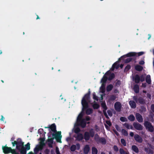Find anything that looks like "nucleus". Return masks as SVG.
<instances>
[{"mask_svg": "<svg viewBox=\"0 0 154 154\" xmlns=\"http://www.w3.org/2000/svg\"><path fill=\"white\" fill-rule=\"evenodd\" d=\"M83 112L80 113L77 118L76 122L74 125V130L75 132L78 134L80 131V129L78 126H80L82 128H84L86 126V124L90 123L89 121L90 118L88 116H87L85 118H83Z\"/></svg>", "mask_w": 154, "mask_h": 154, "instance_id": "f257e3e1", "label": "nucleus"}, {"mask_svg": "<svg viewBox=\"0 0 154 154\" xmlns=\"http://www.w3.org/2000/svg\"><path fill=\"white\" fill-rule=\"evenodd\" d=\"M114 77V74L113 73H111L110 71H108L104 75L102 78L101 82L102 85L100 89L99 94L100 96V101H102L103 100V97L104 96V92L105 91V83L107 79L109 80H111Z\"/></svg>", "mask_w": 154, "mask_h": 154, "instance_id": "f03ea898", "label": "nucleus"}, {"mask_svg": "<svg viewBox=\"0 0 154 154\" xmlns=\"http://www.w3.org/2000/svg\"><path fill=\"white\" fill-rule=\"evenodd\" d=\"M90 102V96L89 94H86L83 97L81 103L82 106V111L80 112H83V116L84 114V111H85L87 115H90L93 112V109L91 108L88 107L89 104Z\"/></svg>", "mask_w": 154, "mask_h": 154, "instance_id": "7ed1b4c3", "label": "nucleus"}, {"mask_svg": "<svg viewBox=\"0 0 154 154\" xmlns=\"http://www.w3.org/2000/svg\"><path fill=\"white\" fill-rule=\"evenodd\" d=\"M11 143L13 146L16 145L17 149L22 154H26V150H29L30 149V144L29 143H28L25 145V147L20 139H18L16 141H12Z\"/></svg>", "mask_w": 154, "mask_h": 154, "instance_id": "20e7f679", "label": "nucleus"}, {"mask_svg": "<svg viewBox=\"0 0 154 154\" xmlns=\"http://www.w3.org/2000/svg\"><path fill=\"white\" fill-rule=\"evenodd\" d=\"M48 146L50 147H52V144L54 142V139L55 138L56 141L59 143H61V138L62 135H61V132L58 131L54 134V133L52 134V135L50 133L48 134Z\"/></svg>", "mask_w": 154, "mask_h": 154, "instance_id": "39448f33", "label": "nucleus"}, {"mask_svg": "<svg viewBox=\"0 0 154 154\" xmlns=\"http://www.w3.org/2000/svg\"><path fill=\"white\" fill-rule=\"evenodd\" d=\"M44 145V140H42L41 141L39 144L37 145L34 149V154L32 152H30L28 154H37L39 150H41Z\"/></svg>", "mask_w": 154, "mask_h": 154, "instance_id": "423d86ee", "label": "nucleus"}, {"mask_svg": "<svg viewBox=\"0 0 154 154\" xmlns=\"http://www.w3.org/2000/svg\"><path fill=\"white\" fill-rule=\"evenodd\" d=\"M144 54V52H140L138 53H136L134 52H130L128 54L124 55L121 57L119 59H121V58H123L124 57H129L131 56H141Z\"/></svg>", "mask_w": 154, "mask_h": 154, "instance_id": "0eeeda50", "label": "nucleus"}, {"mask_svg": "<svg viewBox=\"0 0 154 154\" xmlns=\"http://www.w3.org/2000/svg\"><path fill=\"white\" fill-rule=\"evenodd\" d=\"M2 149L3 152L5 153H8L11 152L13 154H17L16 151L14 149H12L11 148H9L7 146L3 147Z\"/></svg>", "mask_w": 154, "mask_h": 154, "instance_id": "6e6552de", "label": "nucleus"}, {"mask_svg": "<svg viewBox=\"0 0 154 154\" xmlns=\"http://www.w3.org/2000/svg\"><path fill=\"white\" fill-rule=\"evenodd\" d=\"M94 133L93 129H91L90 131V134L87 132L85 133L84 134V139L86 140H88L89 139L90 136L93 137Z\"/></svg>", "mask_w": 154, "mask_h": 154, "instance_id": "1a4fd4ad", "label": "nucleus"}, {"mask_svg": "<svg viewBox=\"0 0 154 154\" xmlns=\"http://www.w3.org/2000/svg\"><path fill=\"white\" fill-rule=\"evenodd\" d=\"M144 125L146 128L150 132H152L154 130V128L151 124L148 122H145Z\"/></svg>", "mask_w": 154, "mask_h": 154, "instance_id": "9d476101", "label": "nucleus"}, {"mask_svg": "<svg viewBox=\"0 0 154 154\" xmlns=\"http://www.w3.org/2000/svg\"><path fill=\"white\" fill-rule=\"evenodd\" d=\"M49 130L50 131L49 133H50L51 135L52 134L54 133L55 134L57 133L56 132L55 134H54V133L56 132V127L54 124H53L50 126L49 127Z\"/></svg>", "mask_w": 154, "mask_h": 154, "instance_id": "9b49d317", "label": "nucleus"}, {"mask_svg": "<svg viewBox=\"0 0 154 154\" xmlns=\"http://www.w3.org/2000/svg\"><path fill=\"white\" fill-rule=\"evenodd\" d=\"M126 57H124L122 58H121V59H119H119V60L118 61H117L116 62H115L112 66V67L111 69L112 70H113L115 68H116V69H117L119 67V65L118 64V63L119 62V61L123 59L124 58Z\"/></svg>", "mask_w": 154, "mask_h": 154, "instance_id": "f8f14e48", "label": "nucleus"}, {"mask_svg": "<svg viewBox=\"0 0 154 154\" xmlns=\"http://www.w3.org/2000/svg\"><path fill=\"white\" fill-rule=\"evenodd\" d=\"M80 148V145L79 143H77L76 145H72L71 146L70 149L71 151H74L76 149L79 150Z\"/></svg>", "mask_w": 154, "mask_h": 154, "instance_id": "ddd939ff", "label": "nucleus"}, {"mask_svg": "<svg viewBox=\"0 0 154 154\" xmlns=\"http://www.w3.org/2000/svg\"><path fill=\"white\" fill-rule=\"evenodd\" d=\"M114 107L116 110L118 111H120L121 110L122 105L120 103L116 102L115 104Z\"/></svg>", "mask_w": 154, "mask_h": 154, "instance_id": "4468645a", "label": "nucleus"}, {"mask_svg": "<svg viewBox=\"0 0 154 154\" xmlns=\"http://www.w3.org/2000/svg\"><path fill=\"white\" fill-rule=\"evenodd\" d=\"M134 126L138 130H141L143 129L142 126L140 124L134 123L133 124Z\"/></svg>", "mask_w": 154, "mask_h": 154, "instance_id": "2eb2a0df", "label": "nucleus"}, {"mask_svg": "<svg viewBox=\"0 0 154 154\" xmlns=\"http://www.w3.org/2000/svg\"><path fill=\"white\" fill-rule=\"evenodd\" d=\"M77 140L80 141L82 140L83 139V135L80 133L77 134V135L75 136Z\"/></svg>", "mask_w": 154, "mask_h": 154, "instance_id": "dca6fc26", "label": "nucleus"}, {"mask_svg": "<svg viewBox=\"0 0 154 154\" xmlns=\"http://www.w3.org/2000/svg\"><path fill=\"white\" fill-rule=\"evenodd\" d=\"M134 139L137 142L141 143L142 142L143 140L142 138L138 134H136L134 136Z\"/></svg>", "mask_w": 154, "mask_h": 154, "instance_id": "f3484780", "label": "nucleus"}, {"mask_svg": "<svg viewBox=\"0 0 154 154\" xmlns=\"http://www.w3.org/2000/svg\"><path fill=\"white\" fill-rule=\"evenodd\" d=\"M137 119L139 122H142L143 119L142 116L139 113H137L136 115Z\"/></svg>", "mask_w": 154, "mask_h": 154, "instance_id": "a211bd4d", "label": "nucleus"}, {"mask_svg": "<svg viewBox=\"0 0 154 154\" xmlns=\"http://www.w3.org/2000/svg\"><path fill=\"white\" fill-rule=\"evenodd\" d=\"M90 150V147L89 145H86L84 147L83 151L84 152L85 154H87Z\"/></svg>", "mask_w": 154, "mask_h": 154, "instance_id": "6ab92c4d", "label": "nucleus"}, {"mask_svg": "<svg viewBox=\"0 0 154 154\" xmlns=\"http://www.w3.org/2000/svg\"><path fill=\"white\" fill-rule=\"evenodd\" d=\"M90 103L92 104L93 108L94 109H98L99 107V104L97 103H96L95 101H94V102L92 103L90 101Z\"/></svg>", "mask_w": 154, "mask_h": 154, "instance_id": "aec40b11", "label": "nucleus"}, {"mask_svg": "<svg viewBox=\"0 0 154 154\" xmlns=\"http://www.w3.org/2000/svg\"><path fill=\"white\" fill-rule=\"evenodd\" d=\"M140 80L141 81H143L144 80V78H143V79H140V77L139 76L136 75L135 77L134 80L136 82L138 83L139 82Z\"/></svg>", "mask_w": 154, "mask_h": 154, "instance_id": "412c9836", "label": "nucleus"}, {"mask_svg": "<svg viewBox=\"0 0 154 154\" xmlns=\"http://www.w3.org/2000/svg\"><path fill=\"white\" fill-rule=\"evenodd\" d=\"M129 104L132 108H135L136 107V103L135 102L133 101H130L129 102Z\"/></svg>", "mask_w": 154, "mask_h": 154, "instance_id": "4be33fe9", "label": "nucleus"}, {"mask_svg": "<svg viewBox=\"0 0 154 154\" xmlns=\"http://www.w3.org/2000/svg\"><path fill=\"white\" fill-rule=\"evenodd\" d=\"M132 150L136 153H138L139 150L137 147L135 145L132 146Z\"/></svg>", "mask_w": 154, "mask_h": 154, "instance_id": "5701e85b", "label": "nucleus"}, {"mask_svg": "<svg viewBox=\"0 0 154 154\" xmlns=\"http://www.w3.org/2000/svg\"><path fill=\"white\" fill-rule=\"evenodd\" d=\"M146 81L148 84H150L151 82V80L150 79V75H148L146 76Z\"/></svg>", "mask_w": 154, "mask_h": 154, "instance_id": "b1692460", "label": "nucleus"}, {"mask_svg": "<svg viewBox=\"0 0 154 154\" xmlns=\"http://www.w3.org/2000/svg\"><path fill=\"white\" fill-rule=\"evenodd\" d=\"M135 68L136 70L139 71L142 70L143 69V68L142 66L139 65H136L135 66Z\"/></svg>", "mask_w": 154, "mask_h": 154, "instance_id": "393cba45", "label": "nucleus"}, {"mask_svg": "<svg viewBox=\"0 0 154 154\" xmlns=\"http://www.w3.org/2000/svg\"><path fill=\"white\" fill-rule=\"evenodd\" d=\"M101 104L102 107L104 109V110H103V112L105 113V110H106L107 109L106 103L105 102H102Z\"/></svg>", "mask_w": 154, "mask_h": 154, "instance_id": "a878e982", "label": "nucleus"}, {"mask_svg": "<svg viewBox=\"0 0 154 154\" xmlns=\"http://www.w3.org/2000/svg\"><path fill=\"white\" fill-rule=\"evenodd\" d=\"M134 90L135 92L137 93L139 91V87L138 85H135L134 88Z\"/></svg>", "mask_w": 154, "mask_h": 154, "instance_id": "bb28decb", "label": "nucleus"}, {"mask_svg": "<svg viewBox=\"0 0 154 154\" xmlns=\"http://www.w3.org/2000/svg\"><path fill=\"white\" fill-rule=\"evenodd\" d=\"M124 126L125 128L128 129H132L133 128V127L131 125H130L128 123H125L124 125Z\"/></svg>", "mask_w": 154, "mask_h": 154, "instance_id": "cd10ccee", "label": "nucleus"}, {"mask_svg": "<svg viewBox=\"0 0 154 154\" xmlns=\"http://www.w3.org/2000/svg\"><path fill=\"white\" fill-rule=\"evenodd\" d=\"M92 154H97V149L94 147L92 148Z\"/></svg>", "mask_w": 154, "mask_h": 154, "instance_id": "c85d7f7f", "label": "nucleus"}, {"mask_svg": "<svg viewBox=\"0 0 154 154\" xmlns=\"http://www.w3.org/2000/svg\"><path fill=\"white\" fill-rule=\"evenodd\" d=\"M128 119L130 121H133L134 120L135 117L133 115H131L128 116Z\"/></svg>", "mask_w": 154, "mask_h": 154, "instance_id": "c756f323", "label": "nucleus"}, {"mask_svg": "<svg viewBox=\"0 0 154 154\" xmlns=\"http://www.w3.org/2000/svg\"><path fill=\"white\" fill-rule=\"evenodd\" d=\"M113 88V86L111 85H110L108 86L106 88V90L107 91H111Z\"/></svg>", "mask_w": 154, "mask_h": 154, "instance_id": "7c9ffc66", "label": "nucleus"}, {"mask_svg": "<svg viewBox=\"0 0 154 154\" xmlns=\"http://www.w3.org/2000/svg\"><path fill=\"white\" fill-rule=\"evenodd\" d=\"M93 99L96 101H98V97L96 95L95 92H94L93 93Z\"/></svg>", "mask_w": 154, "mask_h": 154, "instance_id": "2f4dec72", "label": "nucleus"}, {"mask_svg": "<svg viewBox=\"0 0 154 154\" xmlns=\"http://www.w3.org/2000/svg\"><path fill=\"white\" fill-rule=\"evenodd\" d=\"M119 152L121 154H128V152H125L122 149H120Z\"/></svg>", "mask_w": 154, "mask_h": 154, "instance_id": "473e14b6", "label": "nucleus"}, {"mask_svg": "<svg viewBox=\"0 0 154 154\" xmlns=\"http://www.w3.org/2000/svg\"><path fill=\"white\" fill-rule=\"evenodd\" d=\"M99 141H100L103 144H105L106 143V140H105V139L103 138H101L100 139Z\"/></svg>", "mask_w": 154, "mask_h": 154, "instance_id": "72a5a7b5", "label": "nucleus"}, {"mask_svg": "<svg viewBox=\"0 0 154 154\" xmlns=\"http://www.w3.org/2000/svg\"><path fill=\"white\" fill-rule=\"evenodd\" d=\"M121 143L125 146L126 145L125 140L123 139H122L121 140Z\"/></svg>", "mask_w": 154, "mask_h": 154, "instance_id": "f704fd0d", "label": "nucleus"}, {"mask_svg": "<svg viewBox=\"0 0 154 154\" xmlns=\"http://www.w3.org/2000/svg\"><path fill=\"white\" fill-rule=\"evenodd\" d=\"M120 120L123 122H125L127 121V119L125 117H121L120 118Z\"/></svg>", "mask_w": 154, "mask_h": 154, "instance_id": "c9c22d12", "label": "nucleus"}, {"mask_svg": "<svg viewBox=\"0 0 154 154\" xmlns=\"http://www.w3.org/2000/svg\"><path fill=\"white\" fill-rule=\"evenodd\" d=\"M122 133L125 135L127 136L128 134L127 132L125 129H122Z\"/></svg>", "mask_w": 154, "mask_h": 154, "instance_id": "e433bc0d", "label": "nucleus"}, {"mask_svg": "<svg viewBox=\"0 0 154 154\" xmlns=\"http://www.w3.org/2000/svg\"><path fill=\"white\" fill-rule=\"evenodd\" d=\"M131 68V66L129 65H127V66L125 67V71H128L129 69Z\"/></svg>", "mask_w": 154, "mask_h": 154, "instance_id": "4c0bfd02", "label": "nucleus"}, {"mask_svg": "<svg viewBox=\"0 0 154 154\" xmlns=\"http://www.w3.org/2000/svg\"><path fill=\"white\" fill-rule=\"evenodd\" d=\"M132 60V58L131 57H128L126 59L125 61L126 63H128L130 62Z\"/></svg>", "mask_w": 154, "mask_h": 154, "instance_id": "58836bf2", "label": "nucleus"}, {"mask_svg": "<svg viewBox=\"0 0 154 154\" xmlns=\"http://www.w3.org/2000/svg\"><path fill=\"white\" fill-rule=\"evenodd\" d=\"M95 139L96 141L98 142L99 141L100 139L99 138L98 136L97 135H96L95 137Z\"/></svg>", "mask_w": 154, "mask_h": 154, "instance_id": "ea45409f", "label": "nucleus"}, {"mask_svg": "<svg viewBox=\"0 0 154 154\" xmlns=\"http://www.w3.org/2000/svg\"><path fill=\"white\" fill-rule=\"evenodd\" d=\"M56 152L57 154H60L59 148L57 146L56 148Z\"/></svg>", "mask_w": 154, "mask_h": 154, "instance_id": "a19ab883", "label": "nucleus"}, {"mask_svg": "<svg viewBox=\"0 0 154 154\" xmlns=\"http://www.w3.org/2000/svg\"><path fill=\"white\" fill-rule=\"evenodd\" d=\"M107 112L108 113V115L110 116H111L112 115V112L110 110H108L107 111Z\"/></svg>", "mask_w": 154, "mask_h": 154, "instance_id": "79ce46f5", "label": "nucleus"}, {"mask_svg": "<svg viewBox=\"0 0 154 154\" xmlns=\"http://www.w3.org/2000/svg\"><path fill=\"white\" fill-rule=\"evenodd\" d=\"M1 119H0V120L3 121V122H4L5 123H6V121H4L5 119V118L3 117V116H1Z\"/></svg>", "mask_w": 154, "mask_h": 154, "instance_id": "37998d69", "label": "nucleus"}, {"mask_svg": "<svg viewBox=\"0 0 154 154\" xmlns=\"http://www.w3.org/2000/svg\"><path fill=\"white\" fill-rule=\"evenodd\" d=\"M114 149L116 151H118L119 150V149L117 146H114Z\"/></svg>", "mask_w": 154, "mask_h": 154, "instance_id": "c03bdc74", "label": "nucleus"}, {"mask_svg": "<svg viewBox=\"0 0 154 154\" xmlns=\"http://www.w3.org/2000/svg\"><path fill=\"white\" fill-rule=\"evenodd\" d=\"M139 63L140 65H143L144 64L145 62L144 60H141L139 62Z\"/></svg>", "mask_w": 154, "mask_h": 154, "instance_id": "a18cd8bd", "label": "nucleus"}, {"mask_svg": "<svg viewBox=\"0 0 154 154\" xmlns=\"http://www.w3.org/2000/svg\"><path fill=\"white\" fill-rule=\"evenodd\" d=\"M116 99L115 96H112L110 97V100H114Z\"/></svg>", "mask_w": 154, "mask_h": 154, "instance_id": "49530a36", "label": "nucleus"}, {"mask_svg": "<svg viewBox=\"0 0 154 154\" xmlns=\"http://www.w3.org/2000/svg\"><path fill=\"white\" fill-rule=\"evenodd\" d=\"M66 141L68 142H69L71 140V138L70 137H68L66 138Z\"/></svg>", "mask_w": 154, "mask_h": 154, "instance_id": "de8ad7c7", "label": "nucleus"}, {"mask_svg": "<svg viewBox=\"0 0 154 154\" xmlns=\"http://www.w3.org/2000/svg\"><path fill=\"white\" fill-rule=\"evenodd\" d=\"M106 123L109 126H110L111 125V123L109 121H106Z\"/></svg>", "mask_w": 154, "mask_h": 154, "instance_id": "09e8293b", "label": "nucleus"}, {"mask_svg": "<svg viewBox=\"0 0 154 154\" xmlns=\"http://www.w3.org/2000/svg\"><path fill=\"white\" fill-rule=\"evenodd\" d=\"M115 127H116V129L118 131H119L120 130V129H119V126L118 125H115Z\"/></svg>", "mask_w": 154, "mask_h": 154, "instance_id": "8fccbe9b", "label": "nucleus"}, {"mask_svg": "<svg viewBox=\"0 0 154 154\" xmlns=\"http://www.w3.org/2000/svg\"><path fill=\"white\" fill-rule=\"evenodd\" d=\"M151 108L152 111L154 112V105H152L151 106Z\"/></svg>", "mask_w": 154, "mask_h": 154, "instance_id": "3c124183", "label": "nucleus"}, {"mask_svg": "<svg viewBox=\"0 0 154 154\" xmlns=\"http://www.w3.org/2000/svg\"><path fill=\"white\" fill-rule=\"evenodd\" d=\"M130 135L131 137H133L134 136V134L132 132H131L130 133Z\"/></svg>", "mask_w": 154, "mask_h": 154, "instance_id": "603ef678", "label": "nucleus"}, {"mask_svg": "<svg viewBox=\"0 0 154 154\" xmlns=\"http://www.w3.org/2000/svg\"><path fill=\"white\" fill-rule=\"evenodd\" d=\"M142 86L143 87H145L146 86V84L145 83L143 84Z\"/></svg>", "mask_w": 154, "mask_h": 154, "instance_id": "864d4df0", "label": "nucleus"}, {"mask_svg": "<svg viewBox=\"0 0 154 154\" xmlns=\"http://www.w3.org/2000/svg\"><path fill=\"white\" fill-rule=\"evenodd\" d=\"M120 83V82L119 81H118L116 83V85H119V84Z\"/></svg>", "mask_w": 154, "mask_h": 154, "instance_id": "5fc2aeb1", "label": "nucleus"}, {"mask_svg": "<svg viewBox=\"0 0 154 154\" xmlns=\"http://www.w3.org/2000/svg\"><path fill=\"white\" fill-rule=\"evenodd\" d=\"M120 67L121 68H122L123 66V65L122 64H121L120 65Z\"/></svg>", "mask_w": 154, "mask_h": 154, "instance_id": "6e6d98bb", "label": "nucleus"}, {"mask_svg": "<svg viewBox=\"0 0 154 154\" xmlns=\"http://www.w3.org/2000/svg\"><path fill=\"white\" fill-rule=\"evenodd\" d=\"M105 127H106V128H107V129H109V127L107 125H105Z\"/></svg>", "mask_w": 154, "mask_h": 154, "instance_id": "4d7b16f0", "label": "nucleus"}, {"mask_svg": "<svg viewBox=\"0 0 154 154\" xmlns=\"http://www.w3.org/2000/svg\"><path fill=\"white\" fill-rule=\"evenodd\" d=\"M42 130H42V129H39L38 130V132H41V131H42Z\"/></svg>", "mask_w": 154, "mask_h": 154, "instance_id": "13d9d810", "label": "nucleus"}, {"mask_svg": "<svg viewBox=\"0 0 154 154\" xmlns=\"http://www.w3.org/2000/svg\"><path fill=\"white\" fill-rule=\"evenodd\" d=\"M60 97H61V100H63V98L62 97V95H60Z\"/></svg>", "mask_w": 154, "mask_h": 154, "instance_id": "bf43d9fd", "label": "nucleus"}, {"mask_svg": "<svg viewBox=\"0 0 154 154\" xmlns=\"http://www.w3.org/2000/svg\"><path fill=\"white\" fill-rule=\"evenodd\" d=\"M118 92V91L117 90H115L114 91V92L115 93H117Z\"/></svg>", "mask_w": 154, "mask_h": 154, "instance_id": "052dcab7", "label": "nucleus"}, {"mask_svg": "<svg viewBox=\"0 0 154 154\" xmlns=\"http://www.w3.org/2000/svg\"><path fill=\"white\" fill-rule=\"evenodd\" d=\"M139 102L140 103H142L143 102V101H141L140 100H139Z\"/></svg>", "mask_w": 154, "mask_h": 154, "instance_id": "680f3d73", "label": "nucleus"}, {"mask_svg": "<svg viewBox=\"0 0 154 154\" xmlns=\"http://www.w3.org/2000/svg\"><path fill=\"white\" fill-rule=\"evenodd\" d=\"M147 97H150V95L149 94H147Z\"/></svg>", "mask_w": 154, "mask_h": 154, "instance_id": "e2e57ef3", "label": "nucleus"}, {"mask_svg": "<svg viewBox=\"0 0 154 154\" xmlns=\"http://www.w3.org/2000/svg\"><path fill=\"white\" fill-rule=\"evenodd\" d=\"M96 130L97 131H98L99 130L98 128H97V127H96Z\"/></svg>", "mask_w": 154, "mask_h": 154, "instance_id": "0e129e2a", "label": "nucleus"}, {"mask_svg": "<svg viewBox=\"0 0 154 154\" xmlns=\"http://www.w3.org/2000/svg\"><path fill=\"white\" fill-rule=\"evenodd\" d=\"M115 133L117 135H118V133L117 132H116H116H115Z\"/></svg>", "mask_w": 154, "mask_h": 154, "instance_id": "69168bd1", "label": "nucleus"}, {"mask_svg": "<svg viewBox=\"0 0 154 154\" xmlns=\"http://www.w3.org/2000/svg\"><path fill=\"white\" fill-rule=\"evenodd\" d=\"M2 52L1 50H0V54H2Z\"/></svg>", "mask_w": 154, "mask_h": 154, "instance_id": "338daca9", "label": "nucleus"}, {"mask_svg": "<svg viewBox=\"0 0 154 154\" xmlns=\"http://www.w3.org/2000/svg\"><path fill=\"white\" fill-rule=\"evenodd\" d=\"M101 154H105V153L104 152H102L101 153Z\"/></svg>", "mask_w": 154, "mask_h": 154, "instance_id": "774afa93", "label": "nucleus"}]
</instances>
